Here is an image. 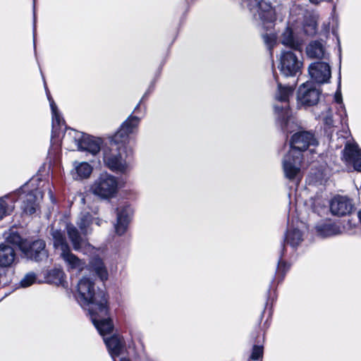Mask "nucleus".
Masks as SVG:
<instances>
[{"instance_id": "obj_44", "label": "nucleus", "mask_w": 361, "mask_h": 361, "mask_svg": "<svg viewBox=\"0 0 361 361\" xmlns=\"http://www.w3.org/2000/svg\"><path fill=\"white\" fill-rule=\"evenodd\" d=\"M138 106H139V105H137V106H135V111H136V109L138 108Z\"/></svg>"}, {"instance_id": "obj_3", "label": "nucleus", "mask_w": 361, "mask_h": 361, "mask_svg": "<svg viewBox=\"0 0 361 361\" xmlns=\"http://www.w3.org/2000/svg\"><path fill=\"white\" fill-rule=\"evenodd\" d=\"M290 143V149L283 159V170L286 178L298 184L302 177L301 152L317 145V141L310 132L297 131L292 135Z\"/></svg>"}, {"instance_id": "obj_24", "label": "nucleus", "mask_w": 361, "mask_h": 361, "mask_svg": "<svg viewBox=\"0 0 361 361\" xmlns=\"http://www.w3.org/2000/svg\"><path fill=\"white\" fill-rule=\"evenodd\" d=\"M315 229L317 234L322 238L331 237L341 233L340 228L333 224H320Z\"/></svg>"}, {"instance_id": "obj_25", "label": "nucleus", "mask_w": 361, "mask_h": 361, "mask_svg": "<svg viewBox=\"0 0 361 361\" xmlns=\"http://www.w3.org/2000/svg\"><path fill=\"white\" fill-rule=\"evenodd\" d=\"M307 55L312 59L325 58L326 51L323 44L319 41L312 42L306 48Z\"/></svg>"}, {"instance_id": "obj_37", "label": "nucleus", "mask_w": 361, "mask_h": 361, "mask_svg": "<svg viewBox=\"0 0 361 361\" xmlns=\"http://www.w3.org/2000/svg\"><path fill=\"white\" fill-rule=\"evenodd\" d=\"M334 100L337 104L343 102L342 95L341 91H337L334 96Z\"/></svg>"}, {"instance_id": "obj_35", "label": "nucleus", "mask_w": 361, "mask_h": 361, "mask_svg": "<svg viewBox=\"0 0 361 361\" xmlns=\"http://www.w3.org/2000/svg\"><path fill=\"white\" fill-rule=\"evenodd\" d=\"M69 267L81 269L82 264L81 261L74 255L69 252Z\"/></svg>"}, {"instance_id": "obj_38", "label": "nucleus", "mask_w": 361, "mask_h": 361, "mask_svg": "<svg viewBox=\"0 0 361 361\" xmlns=\"http://www.w3.org/2000/svg\"><path fill=\"white\" fill-rule=\"evenodd\" d=\"M287 269L288 268H286V264L284 262H280L278 265L277 271H283L284 273Z\"/></svg>"}, {"instance_id": "obj_34", "label": "nucleus", "mask_w": 361, "mask_h": 361, "mask_svg": "<svg viewBox=\"0 0 361 361\" xmlns=\"http://www.w3.org/2000/svg\"><path fill=\"white\" fill-rule=\"evenodd\" d=\"M36 282V275L34 273H28L20 281V285L23 288L28 287Z\"/></svg>"}, {"instance_id": "obj_10", "label": "nucleus", "mask_w": 361, "mask_h": 361, "mask_svg": "<svg viewBox=\"0 0 361 361\" xmlns=\"http://www.w3.org/2000/svg\"><path fill=\"white\" fill-rule=\"evenodd\" d=\"M116 221L114 224L115 233L121 236L127 231L133 215V209L128 202H122L116 209Z\"/></svg>"}, {"instance_id": "obj_4", "label": "nucleus", "mask_w": 361, "mask_h": 361, "mask_svg": "<svg viewBox=\"0 0 361 361\" xmlns=\"http://www.w3.org/2000/svg\"><path fill=\"white\" fill-rule=\"evenodd\" d=\"M26 188L27 185H25L18 191L0 197V220L13 211L14 203L18 200V195L21 196L23 195L21 199H23L22 209L24 212L32 214L36 212L38 207V201L42 198V195L37 190L24 195L26 192Z\"/></svg>"}, {"instance_id": "obj_43", "label": "nucleus", "mask_w": 361, "mask_h": 361, "mask_svg": "<svg viewBox=\"0 0 361 361\" xmlns=\"http://www.w3.org/2000/svg\"><path fill=\"white\" fill-rule=\"evenodd\" d=\"M329 30V27H325V32H327Z\"/></svg>"}, {"instance_id": "obj_13", "label": "nucleus", "mask_w": 361, "mask_h": 361, "mask_svg": "<svg viewBox=\"0 0 361 361\" xmlns=\"http://www.w3.org/2000/svg\"><path fill=\"white\" fill-rule=\"evenodd\" d=\"M21 250L27 258L37 262L42 261L48 257L45 243L42 240H35L29 246L23 245Z\"/></svg>"}, {"instance_id": "obj_23", "label": "nucleus", "mask_w": 361, "mask_h": 361, "mask_svg": "<svg viewBox=\"0 0 361 361\" xmlns=\"http://www.w3.org/2000/svg\"><path fill=\"white\" fill-rule=\"evenodd\" d=\"M281 43L293 50L300 49L301 46L300 42L295 38L292 29L289 27H287L282 33Z\"/></svg>"}, {"instance_id": "obj_40", "label": "nucleus", "mask_w": 361, "mask_h": 361, "mask_svg": "<svg viewBox=\"0 0 361 361\" xmlns=\"http://www.w3.org/2000/svg\"><path fill=\"white\" fill-rule=\"evenodd\" d=\"M94 222L97 226H100L102 224V220L97 218L94 219Z\"/></svg>"}, {"instance_id": "obj_28", "label": "nucleus", "mask_w": 361, "mask_h": 361, "mask_svg": "<svg viewBox=\"0 0 361 361\" xmlns=\"http://www.w3.org/2000/svg\"><path fill=\"white\" fill-rule=\"evenodd\" d=\"M47 281L56 286H64L65 274L61 269H54L49 272Z\"/></svg>"}, {"instance_id": "obj_41", "label": "nucleus", "mask_w": 361, "mask_h": 361, "mask_svg": "<svg viewBox=\"0 0 361 361\" xmlns=\"http://www.w3.org/2000/svg\"><path fill=\"white\" fill-rule=\"evenodd\" d=\"M358 218H359V219H360V221L361 222V209L358 212Z\"/></svg>"}, {"instance_id": "obj_27", "label": "nucleus", "mask_w": 361, "mask_h": 361, "mask_svg": "<svg viewBox=\"0 0 361 361\" xmlns=\"http://www.w3.org/2000/svg\"><path fill=\"white\" fill-rule=\"evenodd\" d=\"M93 222V217L88 212L82 213L78 219V225L84 235L92 232L91 225Z\"/></svg>"}, {"instance_id": "obj_33", "label": "nucleus", "mask_w": 361, "mask_h": 361, "mask_svg": "<svg viewBox=\"0 0 361 361\" xmlns=\"http://www.w3.org/2000/svg\"><path fill=\"white\" fill-rule=\"evenodd\" d=\"M263 356V347L261 345H254L250 359L253 361L261 360Z\"/></svg>"}, {"instance_id": "obj_30", "label": "nucleus", "mask_w": 361, "mask_h": 361, "mask_svg": "<svg viewBox=\"0 0 361 361\" xmlns=\"http://www.w3.org/2000/svg\"><path fill=\"white\" fill-rule=\"evenodd\" d=\"M317 21L314 18L308 19L304 24V32L307 35L312 36L317 33Z\"/></svg>"}, {"instance_id": "obj_2", "label": "nucleus", "mask_w": 361, "mask_h": 361, "mask_svg": "<svg viewBox=\"0 0 361 361\" xmlns=\"http://www.w3.org/2000/svg\"><path fill=\"white\" fill-rule=\"evenodd\" d=\"M77 290L80 305L87 310L99 333L104 334L112 329L106 295L103 292L95 293L94 282L87 277L80 280Z\"/></svg>"}, {"instance_id": "obj_21", "label": "nucleus", "mask_w": 361, "mask_h": 361, "mask_svg": "<svg viewBox=\"0 0 361 361\" xmlns=\"http://www.w3.org/2000/svg\"><path fill=\"white\" fill-rule=\"evenodd\" d=\"M92 166L86 161H75L72 171L73 178L75 180L87 178L92 172Z\"/></svg>"}, {"instance_id": "obj_26", "label": "nucleus", "mask_w": 361, "mask_h": 361, "mask_svg": "<svg viewBox=\"0 0 361 361\" xmlns=\"http://www.w3.org/2000/svg\"><path fill=\"white\" fill-rule=\"evenodd\" d=\"M90 264L91 268L96 273L101 281H105L108 279V271L102 260L99 257H92Z\"/></svg>"}, {"instance_id": "obj_5", "label": "nucleus", "mask_w": 361, "mask_h": 361, "mask_svg": "<svg viewBox=\"0 0 361 361\" xmlns=\"http://www.w3.org/2000/svg\"><path fill=\"white\" fill-rule=\"evenodd\" d=\"M293 92V89L291 87H283L281 83H278L275 98L278 102L283 103V105L281 106L275 105L274 109L279 118L281 119L283 130L287 133H293L300 128L295 119L290 116L288 109L289 97L292 95Z\"/></svg>"}, {"instance_id": "obj_31", "label": "nucleus", "mask_w": 361, "mask_h": 361, "mask_svg": "<svg viewBox=\"0 0 361 361\" xmlns=\"http://www.w3.org/2000/svg\"><path fill=\"white\" fill-rule=\"evenodd\" d=\"M6 241L9 243L19 245L20 247L23 245H25L22 242L20 235L14 231H11L5 235Z\"/></svg>"}, {"instance_id": "obj_16", "label": "nucleus", "mask_w": 361, "mask_h": 361, "mask_svg": "<svg viewBox=\"0 0 361 361\" xmlns=\"http://www.w3.org/2000/svg\"><path fill=\"white\" fill-rule=\"evenodd\" d=\"M343 159L347 164H352L355 170L361 171V150L355 143H347L343 151Z\"/></svg>"}, {"instance_id": "obj_15", "label": "nucleus", "mask_w": 361, "mask_h": 361, "mask_svg": "<svg viewBox=\"0 0 361 361\" xmlns=\"http://www.w3.org/2000/svg\"><path fill=\"white\" fill-rule=\"evenodd\" d=\"M308 71L310 77L317 83L327 82L331 78V68L325 62H314L310 65Z\"/></svg>"}, {"instance_id": "obj_42", "label": "nucleus", "mask_w": 361, "mask_h": 361, "mask_svg": "<svg viewBox=\"0 0 361 361\" xmlns=\"http://www.w3.org/2000/svg\"><path fill=\"white\" fill-rule=\"evenodd\" d=\"M121 361H130V360L129 359L123 357L121 359Z\"/></svg>"}, {"instance_id": "obj_14", "label": "nucleus", "mask_w": 361, "mask_h": 361, "mask_svg": "<svg viewBox=\"0 0 361 361\" xmlns=\"http://www.w3.org/2000/svg\"><path fill=\"white\" fill-rule=\"evenodd\" d=\"M111 322H112L111 320ZM111 324L112 329H114L113 323H111ZM112 331L113 329H111L109 332L104 333V334H100V335L104 337V341L111 358L114 361H116V358L122 353L125 348V341L123 337L118 334H114L109 338H105V336L111 334Z\"/></svg>"}, {"instance_id": "obj_11", "label": "nucleus", "mask_w": 361, "mask_h": 361, "mask_svg": "<svg viewBox=\"0 0 361 361\" xmlns=\"http://www.w3.org/2000/svg\"><path fill=\"white\" fill-rule=\"evenodd\" d=\"M46 85V84H44ZM46 93L49 102L51 114H52V136L51 140L54 138L64 137L67 129L65 120L61 117L57 106L50 95V92L45 86Z\"/></svg>"}, {"instance_id": "obj_18", "label": "nucleus", "mask_w": 361, "mask_h": 361, "mask_svg": "<svg viewBox=\"0 0 361 361\" xmlns=\"http://www.w3.org/2000/svg\"><path fill=\"white\" fill-rule=\"evenodd\" d=\"M51 235L56 252L63 258L65 262H68V244L65 234L61 231L53 230Z\"/></svg>"}, {"instance_id": "obj_8", "label": "nucleus", "mask_w": 361, "mask_h": 361, "mask_svg": "<svg viewBox=\"0 0 361 361\" xmlns=\"http://www.w3.org/2000/svg\"><path fill=\"white\" fill-rule=\"evenodd\" d=\"M69 137L74 142L78 150L85 152L93 156L99 152L103 143L100 137L86 135L70 128Z\"/></svg>"}, {"instance_id": "obj_17", "label": "nucleus", "mask_w": 361, "mask_h": 361, "mask_svg": "<svg viewBox=\"0 0 361 361\" xmlns=\"http://www.w3.org/2000/svg\"><path fill=\"white\" fill-rule=\"evenodd\" d=\"M353 209L352 201L345 196L337 195L330 203V209L334 215L345 216L350 214Z\"/></svg>"}, {"instance_id": "obj_22", "label": "nucleus", "mask_w": 361, "mask_h": 361, "mask_svg": "<svg viewBox=\"0 0 361 361\" xmlns=\"http://www.w3.org/2000/svg\"><path fill=\"white\" fill-rule=\"evenodd\" d=\"M16 259L13 248L6 244L0 245V267H8L13 264Z\"/></svg>"}, {"instance_id": "obj_29", "label": "nucleus", "mask_w": 361, "mask_h": 361, "mask_svg": "<svg viewBox=\"0 0 361 361\" xmlns=\"http://www.w3.org/2000/svg\"><path fill=\"white\" fill-rule=\"evenodd\" d=\"M262 38L267 49L270 51V54L272 55L271 50L276 44V35L273 32L266 33L262 35Z\"/></svg>"}, {"instance_id": "obj_6", "label": "nucleus", "mask_w": 361, "mask_h": 361, "mask_svg": "<svg viewBox=\"0 0 361 361\" xmlns=\"http://www.w3.org/2000/svg\"><path fill=\"white\" fill-rule=\"evenodd\" d=\"M247 7L251 11L254 8L257 10L255 17L257 15L263 26L267 28L271 27L277 20L282 21L286 13V8L276 1L273 4L267 0H252V5Z\"/></svg>"}, {"instance_id": "obj_12", "label": "nucleus", "mask_w": 361, "mask_h": 361, "mask_svg": "<svg viewBox=\"0 0 361 361\" xmlns=\"http://www.w3.org/2000/svg\"><path fill=\"white\" fill-rule=\"evenodd\" d=\"M320 92L312 82L301 85L298 91L297 99L299 104L304 106H313L319 99Z\"/></svg>"}, {"instance_id": "obj_32", "label": "nucleus", "mask_w": 361, "mask_h": 361, "mask_svg": "<svg viewBox=\"0 0 361 361\" xmlns=\"http://www.w3.org/2000/svg\"><path fill=\"white\" fill-rule=\"evenodd\" d=\"M324 121V123L328 128L334 127V120L332 118V111L330 108L325 106L324 112L320 116Z\"/></svg>"}, {"instance_id": "obj_7", "label": "nucleus", "mask_w": 361, "mask_h": 361, "mask_svg": "<svg viewBox=\"0 0 361 361\" xmlns=\"http://www.w3.org/2000/svg\"><path fill=\"white\" fill-rule=\"evenodd\" d=\"M118 178L106 172L102 173L90 186V192L101 200L115 197L119 190Z\"/></svg>"}, {"instance_id": "obj_19", "label": "nucleus", "mask_w": 361, "mask_h": 361, "mask_svg": "<svg viewBox=\"0 0 361 361\" xmlns=\"http://www.w3.org/2000/svg\"><path fill=\"white\" fill-rule=\"evenodd\" d=\"M69 239L71 240L73 249L76 251H81L87 253L92 249L90 245L87 242V240L80 236L78 231L75 228L69 226Z\"/></svg>"}, {"instance_id": "obj_39", "label": "nucleus", "mask_w": 361, "mask_h": 361, "mask_svg": "<svg viewBox=\"0 0 361 361\" xmlns=\"http://www.w3.org/2000/svg\"><path fill=\"white\" fill-rule=\"evenodd\" d=\"M244 3L247 4V6H250L252 4V0H243Z\"/></svg>"}, {"instance_id": "obj_36", "label": "nucleus", "mask_w": 361, "mask_h": 361, "mask_svg": "<svg viewBox=\"0 0 361 361\" xmlns=\"http://www.w3.org/2000/svg\"><path fill=\"white\" fill-rule=\"evenodd\" d=\"M339 106L337 109L338 113L339 114L341 122L343 123L346 120L347 118V112L345 108V105L343 102L338 104Z\"/></svg>"}, {"instance_id": "obj_20", "label": "nucleus", "mask_w": 361, "mask_h": 361, "mask_svg": "<svg viewBox=\"0 0 361 361\" xmlns=\"http://www.w3.org/2000/svg\"><path fill=\"white\" fill-rule=\"evenodd\" d=\"M301 227L297 226V227H293L288 228L286 235L285 242L287 245H290L293 247L298 246L303 240V232L301 228L304 227L302 224H300Z\"/></svg>"}, {"instance_id": "obj_9", "label": "nucleus", "mask_w": 361, "mask_h": 361, "mask_svg": "<svg viewBox=\"0 0 361 361\" xmlns=\"http://www.w3.org/2000/svg\"><path fill=\"white\" fill-rule=\"evenodd\" d=\"M279 68L285 76H295L301 72L302 61L292 51H282Z\"/></svg>"}, {"instance_id": "obj_1", "label": "nucleus", "mask_w": 361, "mask_h": 361, "mask_svg": "<svg viewBox=\"0 0 361 361\" xmlns=\"http://www.w3.org/2000/svg\"><path fill=\"white\" fill-rule=\"evenodd\" d=\"M139 123L138 117L130 116L109 137V143L103 147V161L111 171L121 174L130 171L131 150L128 149L126 144L129 135L136 130Z\"/></svg>"}]
</instances>
